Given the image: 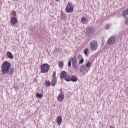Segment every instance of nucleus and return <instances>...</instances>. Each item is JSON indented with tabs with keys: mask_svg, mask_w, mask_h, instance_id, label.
Masks as SVG:
<instances>
[{
	"mask_svg": "<svg viewBox=\"0 0 128 128\" xmlns=\"http://www.w3.org/2000/svg\"><path fill=\"white\" fill-rule=\"evenodd\" d=\"M12 64L8 62H4L1 66V72L3 76L6 74L12 76L14 70V68H10Z\"/></svg>",
	"mask_w": 128,
	"mask_h": 128,
	"instance_id": "obj_1",
	"label": "nucleus"
},
{
	"mask_svg": "<svg viewBox=\"0 0 128 128\" xmlns=\"http://www.w3.org/2000/svg\"><path fill=\"white\" fill-rule=\"evenodd\" d=\"M50 68V66L48 64H41L40 68L42 74H46V72H48Z\"/></svg>",
	"mask_w": 128,
	"mask_h": 128,
	"instance_id": "obj_2",
	"label": "nucleus"
},
{
	"mask_svg": "<svg viewBox=\"0 0 128 128\" xmlns=\"http://www.w3.org/2000/svg\"><path fill=\"white\" fill-rule=\"evenodd\" d=\"M66 12L68 14H71V12H74V6H72V3L70 2H68L66 8Z\"/></svg>",
	"mask_w": 128,
	"mask_h": 128,
	"instance_id": "obj_3",
	"label": "nucleus"
},
{
	"mask_svg": "<svg viewBox=\"0 0 128 128\" xmlns=\"http://www.w3.org/2000/svg\"><path fill=\"white\" fill-rule=\"evenodd\" d=\"M90 48L92 50H96L98 48V42L96 40H92L90 42Z\"/></svg>",
	"mask_w": 128,
	"mask_h": 128,
	"instance_id": "obj_4",
	"label": "nucleus"
},
{
	"mask_svg": "<svg viewBox=\"0 0 128 128\" xmlns=\"http://www.w3.org/2000/svg\"><path fill=\"white\" fill-rule=\"evenodd\" d=\"M116 42V38L114 36H110L107 41L108 44L112 45L114 44Z\"/></svg>",
	"mask_w": 128,
	"mask_h": 128,
	"instance_id": "obj_5",
	"label": "nucleus"
},
{
	"mask_svg": "<svg viewBox=\"0 0 128 128\" xmlns=\"http://www.w3.org/2000/svg\"><path fill=\"white\" fill-rule=\"evenodd\" d=\"M94 28L90 27L86 29V34L87 36H90L94 34Z\"/></svg>",
	"mask_w": 128,
	"mask_h": 128,
	"instance_id": "obj_6",
	"label": "nucleus"
},
{
	"mask_svg": "<svg viewBox=\"0 0 128 128\" xmlns=\"http://www.w3.org/2000/svg\"><path fill=\"white\" fill-rule=\"evenodd\" d=\"M72 65L75 70H78V59H76V57H74L72 58Z\"/></svg>",
	"mask_w": 128,
	"mask_h": 128,
	"instance_id": "obj_7",
	"label": "nucleus"
},
{
	"mask_svg": "<svg viewBox=\"0 0 128 128\" xmlns=\"http://www.w3.org/2000/svg\"><path fill=\"white\" fill-rule=\"evenodd\" d=\"M58 102H62L64 100V95L62 93H60L57 98Z\"/></svg>",
	"mask_w": 128,
	"mask_h": 128,
	"instance_id": "obj_8",
	"label": "nucleus"
},
{
	"mask_svg": "<svg viewBox=\"0 0 128 128\" xmlns=\"http://www.w3.org/2000/svg\"><path fill=\"white\" fill-rule=\"evenodd\" d=\"M56 122L58 126H60V124L62 122V116H58L56 118Z\"/></svg>",
	"mask_w": 128,
	"mask_h": 128,
	"instance_id": "obj_9",
	"label": "nucleus"
},
{
	"mask_svg": "<svg viewBox=\"0 0 128 128\" xmlns=\"http://www.w3.org/2000/svg\"><path fill=\"white\" fill-rule=\"evenodd\" d=\"M78 58L79 60L80 64H84V58H82V55L78 54Z\"/></svg>",
	"mask_w": 128,
	"mask_h": 128,
	"instance_id": "obj_10",
	"label": "nucleus"
},
{
	"mask_svg": "<svg viewBox=\"0 0 128 128\" xmlns=\"http://www.w3.org/2000/svg\"><path fill=\"white\" fill-rule=\"evenodd\" d=\"M12 24H16L18 22V19L16 17H12L10 20Z\"/></svg>",
	"mask_w": 128,
	"mask_h": 128,
	"instance_id": "obj_11",
	"label": "nucleus"
},
{
	"mask_svg": "<svg viewBox=\"0 0 128 128\" xmlns=\"http://www.w3.org/2000/svg\"><path fill=\"white\" fill-rule=\"evenodd\" d=\"M66 74H67L66 71H62L60 74V78H64L67 76Z\"/></svg>",
	"mask_w": 128,
	"mask_h": 128,
	"instance_id": "obj_12",
	"label": "nucleus"
},
{
	"mask_svg": "<svg viewBox=\"0 0 128 128\" xmlns=\"http://www.w3.org/2000/svg\"><path fill=\"white\" fill-rule=\"evenodd\" d=\"M56 78H52V80L51 81V86H56Z\"/></svg>",
	"mask_w": 128,
	"mask_h": 128,
	"instance_id": "obj_13",
	"label": "nucleus"
},
{
	"mask_svg": "<svg viewBox=\"0 0 128 128\" xmlns=\"http://www.w3.org/2000/svg\"><path fill=\"white\" fill-rule=\"evenodd\" d=\"M6 56L8 58H14V56H12V54L10 52H6Z\"/></svg>",
	"mask_w": 128,
	"mask_h": 128,
	"instance_id": "obj_14",
	"label": "nucleus"
},
{
	"mask_svg": "<svg viewBox=\"0 0 128 128\" xmlns=\"http://www.w3.org/2000/svg\"><path fill=\"white\" fill-rule=\"evenodd\" d=\"M88 19L84 17H83L82 19V24H88Z\"/></svg>",
	"mask_w": 128,
	"mask_h": 128,
	"instance_id": "obj_15",
	"label": "nucleus"
},
{
	"mask_svg": "<svg viewBox=\"0 0 128 128\" xmlns=\"http://www.w3.org/2000/svg\"><path fill=\"white\" fill-rule=\"evenodd\" d=\"M71 80L72 82H74L78 80V78L74 76H72L71 77Z\"/></svg>",
	"mask_w": 128,
	"mask_h": 128,
	"instance_id": "obj_16",
	"label": "nucleus"
},
{
	"mask_svg": "<svg viewBox=\"0 0 128 128\" xmlns=\"http://www.w3.org/2000/svg\"><path fill=\"white\" fill-rule=\"evenodd\" d=\"M64 79L65 80H66V82H70L71 80V78L70 76L67 75L64 78Z\"/></svg>",
	"mask_w": 128,
	"mask_h": 128,
	"instance_id": "obj_17",
	"label": "nucleus"
},
{
	"mask_svg": "<svg viewBox=\"0 0 128 128\" xmlns=\"http://www.w3.org/2000/svg\"><path fill=\"white\" fill-rule=\"evenodd\" d=\"M122 14H123L124 16H128V8L124 10L123 11Z\"/></svg>",
	"mask_w": 128,
	"mask_h": 128,
	"instance_id": "obj_18",
	"label": "nucleus"
},
{
	"mask_svg": "<svg viewBox=\"0 0 128 128\" xmlns=\"http://www.w3.org/2000/svg\"><path fill=\"white\" fill-rule=\"evenodd\" d=\"M46 86H50V82L48 80H45Z\"/></svg>",
	"mask_w": 128,
	"mask_h": 128,
	"instance_id": "obj_19",
	"label": "nucleus"
},
{
	"mask_svg": "<svg viewBox=\"0 0 128 128\" xmlns=\"http://www.w3.org/2000/svg\"><path fill=\"white\" fill-rule=\"evenodd\" d=\"M58 66L60 68H62L64 66V62L62 61H60L58 62Z\"/></svg>",
	"mask_w": 128,
	"mask_h": 128,
	"instance_id": "obj_20",
	"label": "nucleus"
},
{
	"mask_svg": "<svg viewBox=\"0 0 128 128\" xmlns=\"http://www.w3.org/2000/svg\"><path fill=\"white\" fill-rule=\"evenodd\" d=\"M56 71H54L52 74V78H56Z\"/></svg>",
	"mask_w": 128,
	"mask_h": 128,
	"instance_id": "obj_21",
	"label": "nucleus"
},
{
	"mask_svg": "<svg viewBox=\"0 0 128 128\" xmlns=\"http://www.w3.org/2000/svg\"><path fill=\"white\" fill-rule=\"evenodd\" d=\"M36 98H42V94H40L38 93L36 94Z\"/></svg>",
	"mask_w": 128,
	"mask_h": 128,
	"instance_id": "obj_22",
	"label": "nucleus"
},
{
	"mask_svg": "<svg viewBox=\"0 0 128 128\" xmlns=\"http://www.w3.org/2000/svg\"><path fill=\"white\" fill-rule=\"evenodd\" d=\"M11 14L14 16H16V12L14 10H12L11 12Z\"/></svg>",
	"mask_w": 128,
	"mask_h": 128,
	"instance_id": "obj_23",
	"label": "nucleus"
},
{
	"mask_svg": "<svg viewBox=\"0 0 128 128\" xmlns=\"http://www.w3.org/2000/svg\"><path fill=\"white\" fill-rule=\"evenodd\" d=\"M88 48H86L84 50V54H86V56H88Z\"/></svg>",
	"mask_w": 128,
	"mask_h": 128,
	"instance_id": "obj_24",
	"label": "nucleus"
},
{
	"mask_svg": "<svg viewBox=\"0 0 128 128\" xmlns=\"http://www.w3.org/2000/svg\"><path fill=\"white\" fill-rule=\"evenodd\" d=\"M110 28V25L108 24L106 25V26H105V30H108V28Z\"/></svg>",
	"mask_w": 128,
	"mask_h": 128,
	"instance_id": "obj_25",
	"label": "nucleus"
},
{
	"mask_svg": "<svg viewBox=\"0 0 128 128\" xmlns=\"http://www.w3.org/2000/svg\"><path fill=\"white\" fill-rule=\"evenodd\" d=\"M90 64H92L90 62H89L87 63L86 64V68H90Z\"/></svg>",
	"mask_w": 128,
	"mask_h": 128,
	"instance_id": "obj_26",
	"label": "nucleus"
},
{
	"mask_svg": "<svg viewBox=\"0 0 128 128\" xmlns=\"http://www.w3.org/2000/svg\"><path fill=\"white\" fill-rule=\"evenodd\" d=\"M125 24L126 25H128V17L125 20Z\"/></svg>",
	"mask_w": 128,
	"mask_h": 128,
	"instance_id": "obj_27",
	"label": "nucleus"
},
{
	"mask_svg": "<svg viewBox=\"0 0 128 128\" xmlns=\"http://www.w3.org/2000/svg\"><path fill=\"white\" fill-rule=\"evenodd\" d=\"M68 66H72V62L69 61L68 62Z\"/></svg>",
	"mask_w": 128,
	"mask_h": 128,
	"instance_id": "obj_28",
	"label": "nucleus"
},
{
	"mask_svg": "<svg viewBox=\"0 0 128 128\" xmlns=\"http://www.w3.org/2000/svg\"><path fill=\"white\" fill-rule=\"evenodd\" d=\"M19 0H13V2H15V4H18V2Z\"/></svg>",
	"mask_w": 128,
	"mask_h": 128,
	"instance_id": "obj_29",
	"label": "nucleus"
},
{
	"mask_svg": "<svg viewBox=\"0 0 128 128\" xmlns=\"http://www.w3.org/2000/svg\"><path fill=\"white\" fill-rule=\"evenodd\" d=\"M109 128H114V126H110Z\"/></svg>",
	"mask_w": 128,
	"mask_h": 128,
	"instance_id": "obj_30",
	"label": "nucleus"
},
{
	"mask_svg": "<svg viewBox=\"0 0 128 128\" xmlns=\"http://www.w3.org/2000/svg\"><path fill=\"white\" fill-rule=\"evenodd\" d=\"M82 68H84V66H82Z\"/></svg>",
	"mask_w": 128,
	"mask_h": 128,
	"instance_id": "obj_31",
	"label": "nucleus"
},
{
	"mask_svg": "<svg viewBox=\"0 0 128 128\" xmlns=\"http://www.w3.org/2000/svg\"><path fill=\"white\" fill-rule=\"evenodd\" d=\"M57 2H58V0H56Z\"/></svg>",
	"mask_w": 128,
	"mask_h": 128,
	"instance_id": "obj_32",
	"label": "nucleus"
}]
</instances>
